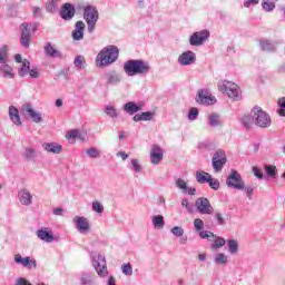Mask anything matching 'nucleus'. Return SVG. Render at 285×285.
I'll list each match as a JSON object with an SVG mask.
<instances>
[{
	"instance_id": "obj_1",
	"label": "nucleus",
	"mask_w": 285,
	"mask_h": 285,
	"mask_svg": "<svg viewBox=\"0 0 285 285\" xmlns=\"http://www.w3.org/2000/svg\"><path fill=\"white\" fill-rule=\"evenodd\" d=\"M122 68L127 77H137V75H148V72H150V62L142 59H130L124 63Z\"/></svg>"
},
{
	"instance_id": "obj_2",
	"label": "nucleus",
	"mask_w": 285,
	"mask_h": 285,
	"mask_svg": "<svg viewBox=\"0 0 285 285\" xmlns=\"http://www.w3.org/2000/svg\"><path fill=\"white\" fill-rule=\"evenodd\" d=\"M119 59V48L115 45L105 47L96 58V66L104 68V66H112Z\"/></svg>"
},
{
	"instance_id": "obj_3",
	"label": "nucleus",
	"mask_w": 285,
	"mask_h": 285,
	"mask_svg": "<svg viewBox=\"0 0 285 285\" xmlns=\"http://www.w3.org/2000/svg\"><path fill=\"white\" fill-rule=\"evenodd\" d=\"M83 19L87 23L88 32H95V28H97V22L99 21V10L97 7L88 4L83 8Z\"/></svg>"
},
{
	"instance_id": "obj_4",
	"label": "nucleus",
	"mask_w": 285,
	"mask_h": 285,
	"mask_svg": "<svg viewBox=\"0 0 285 285\" xmlns=\"http://www.w3.org/2000/svg\"><path fill=\"white\" fill-rule=\"evenodd\" d=\"M20 43L22 48H30V43H32V35L37 32V24H28V22H23L20 24Z\"/></svg>"
},
{
	"instance_id": "obj_5",
	"label": "nucleus",
	"mask_w": 285,
	"mask_h": 285,
	"mask_svg": "<svg viewBox=\"0 0 285 285\" xmlns=\"http://www.w3.org/2000/svg\"><path fill=\"white\" fill-rule=\"evenodd\" d=\"M218 90L235 101L242 99V96L239 95V86L234 82L223 80L218 83Z\"/></svg>"
},
{
	"instance_id": "obj_6",
	"label": "nucleus",
	"mask_w": 285,
	"mask_h": 285,
	"mask_svg": "<svg viewBox=\"0 0 285 285\" xmlns=\"http://www.w3.org/2000/svg\"><path fill=\"white\" fill-rule=\"evenodd\" d=\"M252 116H254V124L258 128H271V116L266 111H263L262 107H254L252 109Z\"/></svg>"
},
{
	"instance_id": "obj_7",
	"label": "nucleus",
	"mask_w": 285,
	"mask_h": 285,
	"mask_svg": "<svg viewBox=\"0 0 285 285\" xmlns=\"http://www.w3.org/2000/svg\"><path fill=\"white\" fill-rule=\"evenodd\" d=\"M92 266L98 273L99 277H108V265L106 264V256L95 254L92 256Z\"/></svg>"
},
{
	"instance_id": "obj_8",
	"label": "nucleus",
	"mask_w": 285,
	"mask_h": 285,
	"mask_svg": "<svg viewBox=\"0 0 285 285\" xmlns=\"http://www.w3.org/2000/svg\"><path fill=\"white\" fill-rule=\"evenodd\" d=\"M226 184L228 188H234L235 190H244V178L242 174L233 169L227 176Z\"/></svg>"
},
{
	"instance_id": "obj_9",
	"label": "nucleus",
	"mask_w": 285,
	"mask_h": 285,
	"mask_svg": "<svg viewBox=\"0 0 285 285\" xmlns=\"http://www.w3.org/2000/svg\"><path fill=\"white\" fill-rule=\"evenodd\" d=\"M20 115L22 117H29V119H31L33 124H41V121H43V117L41 116V114L35 110V108H32L30 104L22 105V107L20 108Z\"/></svg>"
},
{
	"instance_id": "obj_10",
	"label": "nucleus",
	"mask_w": 285,
	"mask_h": 285,
	"mask_svg": "<svg viewBox=\"0 0 285 285\" xmlns=\"http://www.w3.org/2000/svg\"><path fill=\"white\" fill-rule=\"evenodd\" d=\"M195 206L197 213L200 215H213L215 213V208L210 205V200L206 197H199L195 200Z\"/></svg>"
},
{
	"instance_id": "obj_11",
	"label": "nucleus",
	"mask_w": 285,
	"mask_h": 285,
	"mask_svg": "<svg viewBox=\"0 0 285 285\" xmlns=\"http://www.w3.org/2000/svg\"><path fill=\"white\" fill-rule=\"evenodd\" d=\"M226 151L218 149L214 153L212 158V166L215 173H222L224 166H226Z\"/></svg>"
},
{
	"instance_id": "obj_12",
	"label": "nucleus",
	"mask_w": 285,
	"mask_h": 285,
	"mask_svg": "<svg viewBox=\"0 0 285 285\" xmlns=\"http://www.w3.org/2000/svg\"><path fill=\"white\" fill-rule=\"evenodd\" d=\"M207 39H210V31L204 29L202 31L194 32L189 38V43L195 47L204 46Z\"/></svg>"
},
{
	"instance_id": "obj_13",
	"label": "nucleus",
	"mask_w": 285,
	"mask_h": 285,
	"mask_svg": "<svg viewBox=\"0 0 285 285\" xmlns=\"http://www.w3.org/2000/svg\"><path fill=\"white\" fill-rule=\"evenodd\" d=\"M196 102L200 106H213L215 104V97L210 96L208 89H200L196 96Z\"/></svg>"
},
{
	"instance_id": "obj_14",
	"label": "nucleus",
	"mask_w": 285,
	"mask_h": 285,
	"mask_svg": "<svg viewBox=\"0 0 285 285\" xmlns=\"http://www.w3.org/2000/svg\"><path fill=\"white\" fill-rule=\"evenodd\" d=\"M13 262L23 266V268H28L29 271L32 268H37V261L26 256L24 258L21 257V254H16L13 257Z\"/></svg>"
},
{
	"instance_id": "obj_15",
	"label": "nucleus",
	"mask_w": 285,
	"mask_h": 285,
	"mask_svg": "<svg viewBox=\"0 0 285 285\" xmlns=\"http://www.w3.org/2000/svg\"><path fill=\"white\" fill-rule=\"evenodd\" d=\"M77 10L72 3H65L60 9V17L63 21H72Z\"/></svg>"
},
{
	"instance_id": "obj_16",
	"label": "nucleus",
	"mask_w": 285,
	"mask_h": 285,
	"mask_svg": "<svg viewBox=\"0 0 285 285\" xmlns=\"http://www.w3.org/2000/svg\"><path fill=\"white\" fill-rule=\"evenodd\" d=\"M197 61V56L191 51H184L179 57H178V63L179 66H193Z\"/></svg>"
},
{
	"instance_id": "obj_17",
	"label": "nucleus",
	"mask_w": 285,
	"mask_h": 285,
	"mask_svg": "<svg viewBox=\"0 0 285 285\" xmlns=\"http://www.w3.org/2000/svg\"><path fill=\"white\" fill-rule=\"evenodd\" d=\"M163 159L164 150H161V147L153 145L150 150V163L157 166V164H161Z\"/></svg>"
},
{
	"instance_id": "obj_18",
	"label": "nucleus",
	"mask_w": 285,
	"mask_h": 285,
	"mask_svg": "<svg viewBox=\"0 0 285 285\" xmlns=\"http://www.w3.org/2000/svg\"><path fill=\"white\" fill-rule=\"evenodd\" d=\"M108 86H119L121 83V73L117 70H110L105 73Z\"/></svg>"
},
{
	"instance_id": "obj_19",
	"label": "nucleus",
	"mask_w": 285,
	"mask_h": 285,
	"mask_svg": "<svg viewBox=\"0 0 285 285\" xmlns=\"http://www.w3.org/2000/svg\"><path fill=\"white\" fill-rule=\"evenodd\" d=\"M76 223V228L78 233H88L90 230V223H88V218L83 216H76L73 218Z\"/></svg>"
},
{
	"instance_id": "obj_20",
	"label": "nucleus",
	"mask_w": 285,
	"mask_h": 285,
	"mask_svg": "<svg viewBox=\"0 0 285 285\" xmlns=\"http://www.w3.org/2000/svg\"><path fill=\"white\" fill-rule=\"evenodd\" d=\"M83 30H86V23L79 20L75 24V30L71 32L73 41H81L83 39Z\"/></svg>"
},
{
	"instance_id": "obj_21",
	"label": "nucleus",
	"mask_w": 285,
	"mask_h": 285,
	"mask_svg": "<svg viewBox=\"0 0 285 285\" xmlns=\"http://www.w3.org/2000/svg\"><path fill=\"white\" fill-rule=\"evenodd\" d=\"M36 235L38 239H41V242H46L47 244H52V242H55V235H52L47 227L38 229Z\"/></svg>"
},
{
	"instance_id": "obj_22",
	"label": "nucleus",
	"mask_w": 285,
	"mask_h": 285,
	"mask_svg": "<svg viewBox=\"0 0 285 285\" xmlns=\"http://www.w3.org/2000/svg\"><path fill=\"white\" fill-rule=\"evenodd\" d=\"M18 198L22 206H32V194L28 189H21L18 193Z\"/></svg>"
},
{
	"instance_id": "obj_23",
	"label": "nucleus",
	"mask_w": 285,
	"mask_h": 285,
	"mask_svg": "<svg viewBox=\"0 0 285 285\" xmlns=\"http://www.w3.org/2000/svg\"><path fill=\"white\" fill-rule=\"evenodd\" d=\"M0 75L3 79H14V69L8 62H2L0 66Z\"/></svg>"
},
{
	"instance_id": "obj_24",
	"label": "nucleus",
	"mask_w": 285,
	"mask_h": 285,
	"mask_svg": "<svg viewBox=\"0 0 285 285\" xmlns=\"http://www.w3.org/2000/svg\"><path fill=\"white\" fill-rule=\"evenodd\" d=\"M9 117L14 126H23V122H21V116L19 115V109L17 107H9Z\"/></svg>"
},
{
	"instance_id": "obj_25",
	"label": "nucleus",
	"mask_w": 285,
	"mask_h": 285,
	"mask_svg": "<svg viewBox=\"0 0 285 285\" xmlns=\"http://www.w3.org/2000/svg\"><path fill=\"white\" fill-rule=\"evenodd\" d=\"M141 110V106L137 105L135 101L126 102L124 106V111L127 112V115H136V112H139Z\"/></svg>"
},
{
	"instance_id": "obj_26",
	"label": "nucleus",
	"mask_w": 285,
	"mask_h": 285,
	"mask_svg": "<svg viewBox=\"0 0 285 285\" xmlns=\"http://www.w3.org/2000/svg\"><path fill=\"white\" fill-rule=\"evenodd\" d=\"M42 148L47 151V153H52L53 155H59V153H61L62 147L61 145L57 144V142H45L42 145Z\"/></svg>"
},
{
	"instance_id": "obj_27",
	"label": "nucleus",
	"mask_w": 285,
	"mask_h": 285,
	"mask_svg": "<svg viewBox=\"0 0 285 285\" xmlns=\"http://www.w3.org/2000/svg\"><path fill=\"white\" fill-rule=\"evenodd\" d=\"M80 285H95V278L92 277V273L82 272L79 276Z\"/></svg>"
},
{
	"instance_id": "obj_28",
	"label": "nucleus",
	"mask_w": 285,
	"mask_h": 285,
	"mask_svg": "<svg viewBox=\"0 0 285 285\" xmlns=\"http://www.w3.org/2000/svg\"><path fill=\"white\" fill-rule=\"evenodd\" d=\"M259 46L264 52H275L277 50V43L271 40H261Z\"/></svg>"
},
{
	"instance_id": "obj_29",
	"label": "nucleus",
	"mask_w": 285,
	"mask_h": 285,
	"mask_svg": "<svg viewBox=\"0 0 285 285\" xmlns=\"http://www.w3.org/2000/svg\"><path fill=\"white\" fill-rule=\"evenodd\" d=\"M45 52L48 57H52L53 59H61V51L52 48V43L48 42L45 47Z\"/></svg>"
},
{
	"instance_id": "obj_30",
	"label": "nucleus",
	"mask_w": 285,
	"mask_h": 285,
	"mask_svg": "<svg viewBox=\"0 0 285 285\" xmlns=\"http://www.w3.org/2000/svg\"><path fill=\"white\" fill-rule=\"evenodd\" d=\"M153 117H155V112L145 111L141 114H136L132 118L134 121H153Z\"/></svg>"
},
{
	"instance_id": "obj_31",
	"label": "nucleus",
	"mask_w": 285,
	"mask_h": 285,
	"mask_svg": "<svg viewBox=\"0 0 285 285\" xmlns=\"http://www.w3.org/2000/svg\"><path fill=\"white\" fill-rule=\"evenodd\" d=\"M10 59V47L8 45H3L0 48V63H8Z\"/></svg>"
},
{
	"instance_id": "obj_32",
	"label": "nucleus",
	"mask_w": 285,
	"mask_h": 285,
	"mask_svg": "<svg viewBox=\"0 0 285 285\" xmlns=\"http://www.w3.org/2000/svg\"><path fill=\"white\" fill-rule=\"evenodd\" d=\"M151 224L154 228H157V230H161L164 229V226H166V222L164 220V217L161 215L153 216Z\"/></svg>"
},
{
	"instance_id": "obj_33",
	"label": "nucleus",
	"mask_w": 285,
	"mask_h": 285,
	"mask_svg": "<svg viewBox=\"0 0 285 285\" xmlns=\"http://www.w3.org/2000/svg\"><path fill=\"white\" fill-rule=\"evenodd\" d=\"M208 124L212 128H218V126H222V116L218 114H210L208 116Z\"/></svg>"
},
{
	"instance_id": "obj_34",
	"label": "nucleus",
	"mask_w": 285,
	"mask_h": 285,
	"mask_svg": "<svg viewBox=\"0 0 285 285\" xmlns=\"http://www.w3.org/2000/svg\"><path fill=\"white\" fill-rule=\"evenodd\" d=\"M264 170L265 174L271 178V179H277V167L275 165H264Z\"/></svg>"
},
{
	"instance_id": "obj_35",
	"label": "nucleus",
	"mask_w": 285,
	"mask_h": 285,
	"mask_svg": "<svg viewBox=\"0 0 285 285\" xmlns=\"http://www.w3.org/2000/svg\"><path fill=\"white\" fill-rule=\"evenodd\" d=\"M242 124L246 130H250L253 128V124H255V119L253 116V111H250V115H245L242 119Z\"/></svg>"
},
{
	"instance_id": "obj_36",
	"label": "nucleus",
	"mask_w": 285,
	"mask_h": 285,
	"mask_svg": "<svg viewBox=\"0 0 285 285\" xmlns=\"http://www.w3.org/2000/svg\"><path fill=\"white\" fill-rule=\"evenodd\" d=\"M210 177V174L206 171H196V180L198 184H208Z\"/></svg>"
},
{
	"instance_id": "obj_37",
	"label": "nucleus",
	"mask_w": 285,
	"mask_h": 285,
	"mask_svg": "<svg viewBox=\"0 0 285 285\" xmlns=\"http://www.w3.org/2000/svg\"><path fill=\"white\" fill-rule=\"evenodd\" d=\"M227 246L230 255H237L239 252V243L235 239L227 240Z\"/></svg>"
},
{
	"instance_id": "obj_38",
	"label": "nucleus",
	"mask_w": 285,
	"mask_h": 285,
	"mask_svg": "<svg viewBox=\"0 0 285 285\" xmlns=\"http://www.w3.org/2000/svg\"><path fill=\"white\" fill-rule=\"evenodd\" d=\"M29 71H30V62L28 61V59H24L22 61L21 67L18 69V75L19 77H26V75H28Z\"/></svg>"
},
{
	"instance_id": "obj_39",
	"label": "nucleus",
	"mask_w": 285,
	"mask_h": 285,
	"mask_svg": "<svg viewBox=\"0 0 285 285\" xmlns=\"http://www.w3.org/2000/svg\"><path fill=\"white\" fill-rule=\"evenodd\" d=\"M226 246V239L224 237H215L214 243L212 244V250H217L222 247Z\"/></svg>"
},
{
	"instance_id": "obj_40",
	"label": "nucleus",
	"mask_w": 285,
	"mask_h": 285,
	"mask_svg": "<svg viewBox=\"0 0 285 285\" xmlns=\"http://www.w3.org/2000/svg\"><path fill=\"white\" fill-rule=\"evenodd\" d=\"M214 261L218 266L226 265L228 264V256L224 253H218L215 255Z\"/></svg>"
},
{
	"instance_id": "obj_41",
	"label": "nucleus",
	"mask_w": 285,
	"mask_h": 285,
	"mask_svg": "<svg viewBox=\"0 0 285 285\" xmlns=\"http://www.w3.org/2000/svg\"><path fill=\"white\" fill-rule=\"evenodd\" d=\"M22 157H24V159H28V160L36 159L37 150L32 147H27L24 149V153L22 154Z\"/></svg>"
},
{
	"instance_id": "obj_42",
	"label": "nucleus",
	"mask_w": 285,
	"mask_h": 285,
	"mask_svg": "<svg viewBox=\"0 0 285 285\" xmlns=\"http://www.w3.org/2000/svg\"><path fill=\"white\" fill-rule=\"evenodd\" d=\"M262 8L265 12H273L275 10V1L273 0H263Z\"/></svg>"
},
{
	"instance_id": "obj_43",
	"label": "nucleus",
	"mask_w": 285,
	"mask_h": 285,
	"mask_svg": "<svg viewBox=\"0 0 285 285\" xmlns=\"http://www.w3.org/2000/svg\"><path fill=\"white\" fill-rule=\"evenodd\" d=\"M199 237L202 239H207L208 242H215L216 235L210 230H200Z\"/></svg>"
},
{
	"instance_id": "obj_44",
	"label": "nucleus",
	"mask_w": 285,
	"mask_h": 285,
	"mask_svg": "<svg viewBox=\"0 0 285 285\" xmlns=\"http://www.w3.org/2000/svg\"><path fill=\"white\" fill-rule=\"evenodd\" d=\"M58 4H59V2H56L53 0H49V2H47V4H46L47 12H50L51 14L57 12Z\"/></svg>"
},
{
	"instance_id": "obj_45",
	"label": "nucleus",
	"mask_w": 285,
	"mask_h": 285,
	"mask_svg": "<svg viewBox=\"0 0 285 285\" xmlns=\"http://www.w3.org/2000/svg\"><path fill=\"white\" fill-rule=\"evenodd\" d=\"M105 112L106 115H108V117H111L112 119L119 117V112H117V109L112 106H107L105 108Z\"/></svg>"
},
{
	"instance_id": "obj_46",
	"label": "nucleus",
	"mask_w": 285,
	"mask_h": 285,
	"mask_svg": "<svg viewBox=\"0 0 285 285\" xmlns=\"http://www.w3.org/2000/svg\"><path fill=\"white\" fill-rule=\"evenodd\" d=\"M122 275H126L127 277H131L132 275V265L130 263L122 264L121 265Z\"/></svg>"
},
{
	"instance_id": "obj_47",
	"label": "nucleus",
	"mask_w": 285,
	"mask_h": 285,
	"mask_svg": "<svg viewBox=\"0 0 285 285\" xmlns=\"http://www.w3.org/2000/svg\"><path fill=\"white\" fill-rule=\"evenodd\" d=\"M83 63H86V58L83 56H77L73 60V66L81 70L83 68Z\"/></svg>"
},
{
	"instance_id": "obj_48",
	"label": "nucleus",
	"mask_w": 285,
	"mask_h": 285,
	"mask_svg": "<svg viewBox=\"0 0 285 285\" xmlns=\"http://www.w3.org/2000/svg\"><path fill=\"white\" fill-rule=\"evenodd\" d=\"M175 184L177 188L183 190V193H186V190H188V183H186V180L178 178L176 179Z\"/></svg>"
},
{
	"instance_id": "obj_49",
	"label": "nucleus",
	"mask_w": 285,
	"mask_h": 285,
	"mask_svg": "<svg viewBox=\"0 0 285 285\" xmlns=\"http://www.w3.org/2000/svg\"><path fill=\"white\" fill-rule=\"evenodd\" d=\"M199 117V109L197 107H191L188 112L189 121H195Z\"/></svg>"
},
{
	"instance_id": "obj_50",
	"label": "nucleus",
	"mask_w": 285,
	"mask_h": 285,
	"mask_svg": "<svg viewBox=\"0 0 285 285\" xmlns=\"http://www.w3.org/2000/svg\"><path fill=\"white\" fill-rule=\"evenodd\" d=\"M207 184H209L212 190H219V180L217 178L209 177Z\"/></svg>"
},
{
	"instance_id": "obj_51",
	"label": "nucleus",
	"mask_w": 285,
	"mask_h": 285,
	"mask_svg": "<svg viewBox=\"0 0 285 285\" xmlns=\"http://www.w3.org/2000/svg\"><path fill=\"white\" fill-rule=\"evenodd\" d=\"M279 108L277 109V112L281 117H285V97L281 98L278 100Z\"/></svg>"
},
{
	"instance_id": "obj_52",
	"label": "nucleus",
	"mask_w": 285,
	"mask_h": 285,
	"mask_svg": "<svg viewBox=\"0 0 285 285\" xmlns=\"http://www.w3.org/2000/svg\"><path fill=\"white\" fill-rule=\"evenodd\" d=\"M86 153L91 159H97V157H99V150L95 147L88 148Z\"/></svg>"
},
{
	"instance_id": "obj_53",
	"label": "nucleus",
	"mask_w": 285,
	"mask_h": 285,
	"mask_svg": "<svg viewBox=\"0 0 285 285\" xmlns=\"http://www.w3.org/2000/svg\"><path fill=\"white\" fill-rule=\"evenodd\" d=\"M194 228L197 233H200V230H204V220L200 218H196L194 220Z\"/></svg>"
},
{
	"instance_id": "obj_54",
	"label": "nucleus",
	"mask_w": 285,
	"mask_h": 285,
	"mask_svg": "<svg viewBox=\"0 0 285 285\" xmlns=\"http://www.w3.org/2000/svg\"><path fill=\"white\" fill-rule=\"evenodd\" d=\"M92 210H94V213L101 214V213H104V205L96 200L92 203Z\"/></svg>"
},
{
	"instance_id": "obj_55",
	"label": "nucleus",
	"mask_w": 285,
	"mask_h": 285,
	"mask_svg": "<svg viewBox=\"0 0 285 285\" xmlns=\"http://www.w3.org/2000/svg\"><path fill=\"white\" fill-rule=\"evenodd\" d=\"M239 190H243V189H239ZM244 190H245L247 197L249 199H253V193H255V188H253L252 186H246V184L244 183Z\"/></svg>"
},
{
	"instance_id": "obj_56",
	"label": "nucleus",
	"mask_w": 285,
	"mask_h": 285,
	"mask_svg": "<svg viewBox=\"0 0 285 285\" xmlns=\"http://www.w3.org/2000/svg\"><path fill=\"white\" fill-rule=\"evenodd\" d=\"M171 233L175 235V237H181L184 235V229L179 226H174L171 228Z\"/></svg>"
},
{
	"instance_id": "obj_57",
	"label": "nucleus",
	"mask_w": 285,
	"mask_h": 285,
	"mask_svg": "<svg viewBox=\"0 0 285 285\" xmlns=\"http://www.w3.org/2000/svg\"><path fill=\"white\" fill-rule=\"evenodd\" d=\"M181 206H183V208H186V210H187L188 213H193V204H190V202H188L187 198H184V199L181 200Z\"/></svg>"
},
{
	"instance_id": "obj_58",
	"label": "nucleus",
	"mask_w": 285,
	"mask_h": 285,
	"mask_svg": "<svg viewBox=\"0 0 285 285\" xmlns=\"http://www.w3.org/2000/svg\"><path fill=\"white\" fill-rule=\"evenodd\" d=\"M215 219H216L218 226H224V224H226V220L224 219V215H222V213H216Z\"/></svg>"
},
{
	"instance_id": "obj_59",
	"label": "nucleus",
	"mask_w": 285,
	"mask_h": 285,
	"mask_svg": "<svg viewBox=\"0 0 285 285\" xmlns=\"http://www.w3.org/2000/svg\"><path fill=\"white\" fill-rule=\"evenodd\" d=\"M131 166L135 173H141V165H139V160L131 159Z\"/></svg>"
},
{
	"instance_id": "obj_60",
	"label": "nucleus",
	"mask_w": 285,
	"mask_h": 285,
	"mask_svg": "<svg viewBox=\"0 0 285 285\" xmlns=\"http://www.w3.org/2000/svg\"><path fill=\"white\" fill-rule=\"evenodd\" d=\"M29 77H31V79H39V77H41V75L39 73V69H29Z\"/></svg>"
},
{
	"instance_id": "obj_61",
	"label": "nucleus",
	"mask_w": 285,
	"mask_h": 285,
	"mask_svg": "<svg viewBox=\"0 0 285 285\" xmlns=\"http://www.w3.org/2000/svg\"><path fill=\"white\" fill-rule=\"evenodd\" d=\"M253 173L257 177V179H264V173L257 166L253 167Z\"/></svg>"
},
{
	"instance_id": "obj_62",
	"label": "nucleus",
	"mask_w": 285,
	"mask_h": 285,
	"mask_svg": "<svg viewBox=\"0 0 285 285\" xmlns=\"http://www.w3.org/2000/svg\"><path fill=\"white\" fill-rule=\"evenodd\" d=\"M79 137V130L72 129L67 134V139H77Z\"/></svg>"
},
{
	"instance_id": "obj_63",
	"label": "nucleus",
	"mask_w": 285,
	"mask_h": 285,
	"mask_svg": "<svg viewBox=\"0 0 285 285\" xmlns=\"http://www.w3.org/2000/svg\"><path fill=\"white\" fill-rule=\"evenodd\" d=\"M258 3H259V0H245L244 8H250V6H257Z\"/></svg>"
},
{
	"instance_id": "obj_64",
	"label": "nucleus",
	"mask_w": 285,
	"mask_h": 285,
	"mask_svg": "<svg viewBox=\"0 0 285 285\" xmlns=\"http://www.w3.org/2000/svg\"><path fill=\"white\" fill-rule=\"evenodd\" d=\"M32 14H33V17H41V8L40 7H33L32 8Z\"/></svg>"
}]
</instances>
